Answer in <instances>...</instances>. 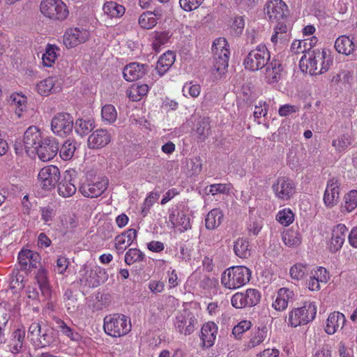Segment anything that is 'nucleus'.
<instances>
[{"instance_id": "10", "label": "nucleus", "mask_w": 357, "mask_h": 357, "mask_svg": "<svg viewBox=\"0 0 357 357\" xmlns=\"http://www.w3.org/2000/svg\"><path fill=\"white\" fill-rule=\"evenodd\" d=\"M272 189L277 198L289 200L296 192V185L289 177L280 176L273 183Z\"/></svg>"}, {"instance_id": "3", "label": "nucleus", "mask_w": 357, "mask_h": 357, "mask_svg": "<svg viewBox=\"0 0 357 357\" xmlns=\"http://www.w3.org/2000/svg\"><path fill=\"white\" fill-rule=\"evenodd\" d=\"M251 277V271L244 266H231L222 274V284L229 289H234L247 284Z\"/></svg>"}, {"instance_id": "12", "label": "nucleus", "mask_w": 357, "mask_h": 357, "mask_svg": "<svg viewBox=\"0 0 357 357\" xmlns=\"http://www.w3.org/2000/svg\"><path fill=\"white\" fill-rule=\"evenodd\" d=\"M59 151V142L52 137H45L34 153H36L39 159L47 162L53 159Z\"/></svg>"}, {"instance_id": "58", "label": "nucleus", "mask_w": 357, "mask_h": 357, "mask_svg": "<svg viewBox=\"0 0 357 357\" xmlns=\"http://www.w3.org/2000/svg\"><path fill=\"white\" fill-rule=\"evenodd\" d=\"M291 51L294 54L308 52L307 40H294L291 45Z\"/></svg>"}, {"instance_id": "23", "label": "nucleus", "mask_w": 357, "mask_h": 357, "mask_svg": "<svg viewBox=\"0 0 357 357\" xmlns=\"http://www.w3.org/2000/svg\"><path fill=\"white\" fill-rule=\"evenodd\" d=\"M345 321L346 318L342 313L333 312L329 314L326 320L325 331L329 335H333L343 328Z\"/></svg>"}, {"instance_id": "49", "label": "nucleus", "mask_w": 357, "mask_h": 357, "mask_svg": "<svg viewBox=\"0 0 357 357\" xmlns=\"http://www.w3.org/2000/svg\"><path fill=\"white\" fill-rule=\"evenodd\" d=\"M308 273V267L306 264L298 263L290 269V276L292 279L299 280L303 279Z\"/></svg>"}, {"instance_id": "63", "label": "nucleus", "mask_w": 357, "mask_h": 357, "mask_svg": "<svg viewBox=\"0 0 357 357\" xmlns=\"http://www.w3.org/2000/svg\"><path fill=\"white\" fill-rule=\"evenodd\" d=\"M268 105L266 102L259 101V105L255 106L254 111V116L256 119H259L261 116H265L268 113Z\"/></svg>"}, {"instance_id": "16", "label": "nucleus", "mask_w": 357, "mask_h": 357, "mask_svg": "<svg viewBox=\"0 0 357 357\" xmlns=\"http://www.w3.org/2000/svg\"><path fill=\"white\" fill-rule=\"evenodd\" d=\"M24 146L27 155L33 153L44 138L36 126H30L24 134Z\"/></svg>"}, {"instance_id": "53", "label": "nucleus", "mask_w": 357, "mask_h": 357, "mask_svg": "<svg viewBox=\"0 0 357 357\" xmlns=\"http://www.w3.org/2000/svg\"><path fill=\"white\" fill-rule=\"evenodd\" d=\"M183 93L185 96H191L197 98L199 96L201 92V86L198 84H194L192 82L185 83L183 86Z\"/></svg>"}, {"instance_id": "29", "label": "nucleus", "mask_w": 357, "mask_h": 357, "mask_svg": "<svg viewBox=\"0 0 357 357\" xmlns=\"http://www.w3.org/2000/svg\"><path fill=\"white\" fill-rule=\"evenodd\" d=\"M175 61V54L172 51H167L161 55L157 62L155 70L158 74L163 75Z\"/></svg>"}, {"instance_id": "22", "label": "nucleus", "mask_w": 357, "mask_h": 357, "mask_svg": "<svg viewBox=\"0 0 357 357\" xmlns=\"http://www.w3.org/2000/svg\"><path fill=\"white\" fill-rule=\"evenodd\" d=\"M75 178H73L70 172H65L61 181L58 183V193L63 197L73 196L77 190L75 184Z\"/></svg>"}, {"instance_id": "37", "label": "nucleus", "mask_w": 357, "mask_h": 357, "mask_svg": "<svg viewBox=\"0 0 357 357\" xmlns=\"http://www.w3.org/2000/svg\"><path fill=\"white\" fill-rule=\"evenodd\" d=\"M149 91V86L147 84L139 85L134 84L131 87L127 90L126 94L129 99L132 101H138L143 96L146 95Z\"/></svg>"}, {"instance_id": "7", "label": "nucleus", "mask_w": 357, "mask_h": 357, "mask_svg": "<svg viewBox=\"0 0 357 357\" xmlns=\"http://www.w3.org/2000/svg\"><path fill=\"white\" fill-rule=\"evenodd\" d=\"M317 314L315 305L305 303L303 307H297L289 312V323L292 327L305 325L312 321Z\"/></svg>"}, {"instance_id": "40", "label": "nucleus", "mask_w": 357, "mask_h": 357, "mask_svg": "<svg viewBox=\"0 0 357 357\" xmlns=\"http://www.w3.org/2000/svg\"><path fill=\"white\" fill-rule=\"evenodd\" d=\"M59 49L55 45L48 44L45 48V52L43 54V63L44 66L50 67L54 63L58 56L56 53Z\"/></svg>"}, {"instance_id": "1", "label": "nucleus", "mask_w": 357, "mask_h": 357, "mask_svg": "<svg viewBox=\"0 0 357 357\" xmlns=\"http://www.w3.org/2000/svg\"><path fill=\"white\" fill-rule=\"evenodd\" d=\"M245 68L257 71L265 68V78L268 84L278 83L281 77L283 68L281 61L275 58L271 60L270 52L265 45H259L251 50L244 59Z\"/></svg>"}, {"instance_id": "4", "label": "nucleus", "mask_w": 357, "mask_h": 357, "mask_svg": "<svg viewBox=\"0 0 357 357\" xmlns=\"http://www.w3.org/2000/svg\"><path fill=\"white\" fill-rule=\"evenodd\" d=\"M79 282L86 287L94 288L108 279L106 271L98 265L84 264L79 271Z\"/></svg>"}, {"instance_id": "9", "label": "nucleus", "mask_w": 357, "mask_h": 357, "mask_svg": "<svg viewBox=\"0 0 357 357\" xmlns=\"http://www.w3.org/2000/svg\"><path fill=\"white\" fill-rule=\"evenodd\" d=\"M261 299L260 292L255 289H248L245 292L236 293L231 297V305L238 309L252 307L259 303Z\"/></svg>"}, {"instance_id": "24", "label": "nucleus", "mask_w": 357, "mask_h": 357, "mask_svg": "<svg viewBox=\"0 0 357 357\" xmlns=\"http://www.w3.org/2000/svg\"><path fill=\"white\" fill-rule=\"evenodd\" d=\"M218 333V326L213 321H208L203 325L201 329V339L204 346L211 347L215 342Z\"/></svg>"}, {"instance_id": "38", "label": "nucleus", "mask_w": 357, "mask_h": 357, "mask_svg": "<svg viewBox=\"0 0 357 357\" xmlns=\"http://www.w3.org/2000/svg\"><path fill=\"white\" fill-rule=\"evenodd\" d=\"M10 100L11 107L15 109V113L18 117H21L23 111L26 108V98L17 93L11 95Z\"/></svg>"}, {"instance_id": "61", "label": "nucleus", "mask_w": 357, "mask_h": 357, "mask_svg": "<svg viewBox=\"0 0 357 357\" xmlns=\"http://www.w3.org/2000/svg\"><path fill=\"white\" fill-rule=\"evenodd\" d=\"M10 318V314L8 310L2 304H0V328L6 330Z\"/></svg>"}, {"instance_id": "15", "label": "nucleus", "mask_w": 357, "mask_h": 357, "mask_svg": "<svg viewBox=\"0 0 357 357\" xmlns=\"http://www.w3.org/2000/svg\"><path fill=\"white\" fill-rule=\"evenodd\" d=\"M89 37V31L84 28H70L66 31L63 36V42L64 45L70 49L84 43Z\"/></svg>"}, {"instance_id": "50", "label": "nucleus", "mask_w": 357, "mask_h": 357, "mask_svg": "<svg viewBox=\"0 0 357 357\" xmlns=\"http://www.w3.org/2000/svg\"><path fill=\"white\" fill-rule=\"evenodd\" d=\"M276 219L281 225L288 226L294 220V214L290 208H284L278 213Z\"/></svg>"}, {"instance_id": "44", "label": "nucleus", "mask_w": 357, "mask_h": 357, "mask_svg": "<svg viewBox=\"0 0 357 357\" xmlns=\"http://www.w3.org/2000/svg\"><path fill=\"white\" fill-rule=\"evenodd\" d=\"M24 276L21 274L18 268L13 269L10 280V289L16 290L23 289L24 287Z\"/></svg>"}, {"instance_id": "64", "label": "nucleus", "mask_w": 357, "mask_h": 357, "mask_svg": "<svg viewBox=\"0 0 357 357\" xmlns=\"http://www.w3.org/2000/svg\"><path fill=\"white\" fill-rule=\"evenodd\" d=\"M68 260L65 257H59L56 260V265L55 266V271L59 273L63 274L66 271L68 266Z\"/></svg>"}, {"instance_id": "47", "label": "nucleus", "mask_w": 357, "mask_h": 357, "mask_svg": "<svg viewBox=\"0 0 357 357\" xmlns=\"http://www.w3.org/2000/svg\"><path fill=\"white\" fill-rule=\"evenodd\" d=\"M287 19H284L281 21L276 22L277 25L274 28V33L271 36V41L273 43H278L279 40H282L284 39L283 34L287 33Z\"/></svg>"}, {"instance_id": "20", "label": "nucleus", "mask_w": 357, "mask_h": 357, "mask_svg": "<svg viewBox=\"0 0 357 357\" xmlns=\"http://www.w3.org/2000/svg\"><path fill=\"white\" fill-rule=\"evenodd\" d=\"M348 229L343 224H338L332 231V237L328 245L331 252H335L342 247L347 236Z\"/></svg>"}, {"instance_id": "35", "label": "nucleus", "mask_w": 357, "mask_h": 357, "mask_svg": "<svg viewBox=\"0 0 357 357\" xmlns=\"http://www.w3.org/2000/svg\"><path fill=\"white\" fill-rule=\"evenodd\" d=\"M302 235L298 229H291L282 235L284 243L289 247H297L301 243Z\"/></svg>"}, {"instance_id": "18", "label": "nucleus", "mask_w": 357, "mask_h": 357, "mask_svg": "<svg viewBox=\"0 0 357 357\" xmlns=\"http://www.w3.org/2000/svg\"><path fill=\"white\" fill-rule=\"evenodd\" d=\"M112 136L105 129L93 131L88 138V146L91 149H100L111 142Z\"/></svg>"}, {"instance_id": "43", "label": "nucleus", "mask_w": 357, "mask_h": 357, "mask_svg": "<svg viewBox=\"0 0 357 357\" xmlns=\"http://www.w3.org/2000/svg\"><path fill=\"white\" fill-rule=\"evenodd\" d=\"M144 254L137 248H130L125 255V263L128 265L144 261Z\"/></svg>"}, {"instance_id": "56", "label": "nucleus", "mask_w": 357, "mask_h": 357, "mask_svg": "<svg viewBox=\"0 0 357 357\" xmlns=\"http://www.w3.org/2000/svg\"><path fill=\"white\" fill-rule=\"evenodd\" d=\"M130 245H131L121 234L115 237L114 247L118 255L123 254Z\"/></svg>"}, {"instance_id": "27", "label": "nucleus", "mask_w": 357, "mask_h": 357, "mask_svg": "<svg viewBox=\"0 0 357 357\" xmlns=\"http://www.w3.org/2000/svg\"><path fill=\"white\" fill-rule=\"evenodd\" d=\"M169 218L174 227H181V231H186L191 227L190 218L183 211H173Z\"/></svg>"}, {"instance_id": "60", "label": "nucleus", "mask_w": 357, "mask_h": 357, "mask_svg": "<svg viewBox=\"0 0 357 357\" xmlns=\"http://www.w3.org/2000/svg\"><path fill=\"white\" fill-rule=\"evenodd\" d=\"M202 169V163L200 158L195 157L190 160L189 163V171L192 175L199 174Z\"/></svg>"}, {"instance_id": "41", "label": "nucleus", "mask_w": 357, "mask_h": 357, "mask_svg": "<svg viewBox=\"0 0 357 357\" xmlns=\"http://www.w3.org/2000/svg\"><path fill=\"white\" fill-rule=\"evenodd\" d=\"M56 327L62 333L63 335L69 337L71 340L78 341L80 339V335L78 333L74 332L73 330L69 327L62 319L59 318L55 319Z\"/></svg>"}, {"instance_id": "17", "label": "nucleus", "mask_w": 357, "mask_h": 357, "mask_svg": "<svg viewBox=\"0 0 357 357\" xmlns=\"http://www.w3.org/2000/svg\"><path fill=\"white\" fill-rule=\"evenodd\" d=\"M340 185L339 181L335 178H332L328 181L323 199L324 205L328 208H331L337 204L340 195Z\"/></svg>"}, {"instance_id": "62", "label": "nucleus", "mask_w": 357, "mask_h": 357, "mask_svg": "<svg viewBox=\"0 0 357 357\" xmlns=\"http://www.w3.org/2000/svg\"><path fill=\"white\" fill-rule=\"evenodd\" d=\"M251 326L250 321H243L237 326H234L232 330V333L236 337H238L242 333L250 329Z\"/></svg>"}, {"instance_id": "36", "label": "nucleus", "mask_w": 357, "mask_h": 357, "mask_svg": "<svg viewBox=\"0 0 357 357\" xmlns=\"http://www.w3.org/2000/svg\"><path fill=\"white\" fill-rule=\"evenodd\" d=\"M75 131L81 137L89 134L95 128L94 121L90 119H77L75 126Z\"/></svg>"}, {"instance_id": "55", "label": "nucleus", "mask_w": 357, "mask_h": 357, "mask_svg": "<svg viewBox=\"0 0 357 357\" xmlns=\"http://www.w3.org/2000/svg\"><path fill=\"white\" fill-rule=\"evenodd\" d=\"M228 43L225 38H219L213 43L212 45V52L213 55H220V52L222 54L223 53V51L225 50L227 52H229V49L227 48Z\"/></svg>"}, {"instance_id": "19", "label": "nucleus", "mask_w": 357, "mask_h": 357, "mask_svg": "<svg viewBox=\"0 0 357 357\" xmlns=\"http://www.w3.org/2000/svg\"><path fill=\"white\" fill-rule=\"evenodd\" d=\"M197 323V319L193 314L191 312H187L176 317L175 326L180 333L187 335L194 332Z\"/></svg>"}, {"instance_id": "59", "label": "nucleus", "mask_w": 357, "mask_h": 357, "mask_svg": "<svg viewBox=\"0 0 357 357\" xmlns=\"http://www.w3.org/2000/svg\"><path fill=\"white\" fill-rule=\"evenodd\" d=\"M203 2V0H179L182 9L185 11H191L197 8Z\"/></svg>"}, {"instance_id": "28", "label": "nucleus", "mask_w": 357, "mask_h": 357, "mask_svg": "<svg viewBox=\"0 0 357 357\" xmlns=\"http://www.w3.org/2000/svg\"><path fill=\"white\" fill-rule=\"evenodd\" d=\"M60 85L56 84V79L52 77H47L40 81L36 85V90L38 93L43 96H47L50 93H56L60 91Z\"/></svg>"}, {"instance_id": "5", "label": "nucleus", "mask_w": 357, "mask_h": 357, "mask_svg": "<svg viewBox=\"0 0 357 357\" xmlns=\"http://www.w3.org/2000/svg\"><path fill=\"white\" fill-rule=\"evenodd\" d=\"M105 332L114 337H119L128 334L131 330L130 320L121 314L107 315L104 318Z\"/></svg>"}, {"instance_id": "57", "label": "nucleus", "mask_w": 357, "mask_h": 357, "mask_svg": "<svg viewBox=\"0 0 357 357\" xmlns=\"http://www.w3.org/2000/svg\"><path fill=\"white\" fill-rule=\"evenodd\" d=\"M208 188V194H211L212 195L227 193L230 189L229 184L224 183L212 184L210 185Z\"/></svg>"}, {"instance_id": "11", "label": "nucleus", "mask_w": 357, "mask_h": 357, "mask_svg": "<svg viewBox=\"0 0 357 357\" xmlns=\"http://www.w3.org/2000/svg\"><path fill=\"white\" fill-rule=\"evenodd\" d=\"M61 177L60 170L55 165H48L42 168L38 175L41 188L51 190L55 188Z\"/></svg>"}, {"instance_id": "46", "label": "nucleus", "mask_w": 357, "mask_h": 357, "mask_svg": "<svg viewBox=\"0 0 357 357\" xmlns=\"http://www.w3.org/2000/svg\"><path fill=\"white\" fill-rule=\"evenodd\" d=\"M75 149L76 147L73 142L68 139L63 144L60 149H59V155L63 160H68L73 158Z\"/></svg>"}, {"instance_id": "52", "label": "nucleus", "mask_w": 357, "mask_h": 357, "mask_svg": "<svg viewBox=\"0 0 357 357\" xmlns=\"http://www.w3.org/2000/svg\"><path fill=\"white\" fill-rule=\"evenodd\" d=\"M351 144L350 135L344 134L333 141L332 145L340 152L346 150Z\"/></svg>"}, {"instance_id": "34", "label": "nucleus", "mask_w": 357, "mask_h": 357, "mask_svg": "<svg viewBox=\"0 0 357 357\" xmlns=\"http://www.w3.org/2000/svg\"><path fill=\"white\" fill-rule=\"evenodd\" d=\"M220 55H213V69L219 75L224 74L228 67L229 52L223 51Z\"/></svg>"}, {"instance_id": "26", "label": "nucleus", "mask_w": 357, "mask_h": 357, "mask_svg": "<svg viewBox=\"0 0 357 357\" xmlns=\"http://www.w3.org/2000/svg\"><path fill=\"white\" fill-rule=\"evenodd\" d=\"M31 343L38 348H44L54 342L53 332L48 327L40 328L38 335L31 337Z\"/></svg>"}, {"instance_id": "48", "label": "nucleus", "mask_w": 357, "mask_h": 357, "mask_svg": "<svg viewBox=\"0 0 357 357\" xmlns=\"http://www.w3.org/2000/svg\"><path fill=\"white\" fill-rule=\"evenodd\" d=\"M138 22L142 28L150 29L156 25L157 20L153 16L152 12H146L139 16Z\"/></svg>"}, {"instance_id": "25", "label": "nucleus", "mask_w": 357, "mask_h": 357, "mask_svg": "<svg viewBox=\"0 0 357 357\" xmlns=\"http://www.w3.org/2000/svg\"><path fill=\"white\" fill-rule=\"evenodd\" d=\"M25 338L24 328H17L12 334V339L9 347V351L16 355L21 354L24 349V342Z\"/></svg>"}, {"instance_id": "45", "label": "nucleus", "mask_w": 357, "mask_h": 357, "mask_svg": "<svg viewBox=\"0 0 357 357\" xmlns=\"http://www.w3.org/2000/svg\"><path fill=\"white\" fill-rule=\"evenodd\" d=\"M33 252L30 250H22L18 254V262L20 270L24 271L26 274L29 272L28 268L29 261L31 259Z\"/></svg>"}, {"instance_id": "6", "label": "nucleus", "mask_w": 357, "mask_h": 357, "mask_svg": "<svg viewBox=\"0 0 357 357\" xmlns=\"http://www.w3.org/2000/svg\"><path fill=\"white\" fill-rule=\"evenodd\" d=\"M40 9L44 16L52 20L62 21L68 15V8L61 0H43Z\"/></svg>"}, {"instance_id": "8", "label": "nucleus", "mask_w": 357, "mask_h": 357, "mask_svg": "<svg viewBox=\"0 0 357 357\" xmlns=\"http://www.w3.org/2000/svg\"><path fill=\"white\" fill-rule=\"evenodd\" d=\"M73 118L66 112L58 113L51 121V129L57 136L65 137L70 135L73 129Z\"/></svg>"}, {"instance_id": "14", "label": "nucleus", "mask_w": 357, "mask_h": 357, "mask_svg": "<svg viewBox=\"0 0 357 357\" xmlns=\"http://www.w3.org/2000/svg\"><path fill=\"white\" fill-rule=\"evenodd\" d=\"M108 183V179L103 177L96 181L83 183L79 188V191L85 197H98L107 190Z\"/></svg>"}, {"instance_id": "31", "label": "nucleus", "mask_w": 357, "mask_h": 357, "mask_svg": "<svg viewBox=\"0 0 357 357\" xmlns=\"http://www.w3.org/2000/svg\"><path fill=\"white\" fill-rule=\"evenodd\" d=\"M223 213L219 208H213L206 215L205 219V226L208 229H215L222 222L223 220Z\"/></svg>"}, {"instance_id": "42", "label": "nucleus", "mask_w": 357, "mask_h": 357, "mask_svg": "<svg viewBox=\"0 0 357 357\" xmlns=\"http://www.w3.org/2000/svg\"><path fill=\"white\" fill-rule=\"evenodd\" d=\"M248 247L249 243L246 239L238 238L234 245L235 254L241 258L248 257L250 255V250Z\"/></svg>"}, {"instance_id": "21", "label": "nucleus", "mask_w": 357, "mask_h": 357, "mask_svg": "<svg viewBox=\"0 0 357 357\" xmlns=\"http://www.w3.org/2000/svg\"><path fill=\"white\" fill-rule=\"evenodd\" d=\"M149 66L139 63H131L126 66L123 75L128 82H134L142 78L148 71Z\"/></svg>"}, {"instance_id": "2", "label": "nucleus", "mask_w": 357, "mask_h": 357, "mask_svg": "<svg viewBox=\"0 0 357 357\" xmlns=\"http://www.w3.org/2000/svg\"><path fill=\"white\" fill-rule=\"evenodd\" d=\"M307 54L308 58L304 54L300 60V68L303 72L317 75L328 71L333 61L325 50H314L308 52Z\"/></svg>"}, {"instance_id": "32", "label": "nucleus", "mask_w": 357, "mask_h": 357, "mask_svg": "<svg viewBox=\"0 0 357 357\" xmlns=\"http://www.w3.org/2000/svg\"><path fill=\"white\" fill-rule=\"evenodd\" d=\"M104 13L111 18L121 17L125 13V8L123 6L114 1L106 2L102 8Z\"/></svg>"}, {"instance_id": "54", "label": "nucleus", "mask_w": 357, "mask_h": 357, "mask_svg": "<svg viewBox=\"0 0 357 357\" xmlns=\"http://www.w3.org/2000/svg\"><path fill=\"white\" fill-rule=\"evenodd\" d=\"M210 126L207 119H202L200 120L196 127V132L198 137L204 141L208 137L209 133Z\"/></svg>"}, {"instance_id": "39", "label": "nucleus", "mask_w": 357, "mask_h": 357, "mask_svg": "<svg viewBox=\"0 0 357 357\" xmlns=\"http://www.w3.org/2000/svg\"><path fill=\"white\" fill-rule=\"evenodd\" d=\"M344 204L341 206L342 212H351L357 207V190H351L344 197Z\"/></svg>"}, {"instance_id": "51", "label": "nucleus", "mask_w": 357, "mask_h": 357, "mask_svg": "<svg viewBox=\"0 0 357 357\" xmlns=\"http://www.w3.org/2000/svg\"><path fill=\"white\" fill-rule=\"evenodd\" d=\"M101 116L104 121L109 123H114L117 117L116 110L112 105H106L102 107Z\"/></svg>"}, {"instance_id": "33", "label": "nucleus", "mask_w": 357, "mask_h": 357, "mask_svg": "<svg viewBox=\"0 0 357 357\" xmlns=\"http://www.w3.org/2000/svg\"><path fill=\"white\" fill-rule=\"evenodd\" d=\"M268 328L265 326L258 327L250 336V341L247 344V348L250 349L261 344L267 337Z\"/></svg>"}, {"instance_id": "30", "label": "nucleus", "mask_w": 357, "mask_h": 357, "mask_svg": "<svg viewBox=\"0 0 357 357\" xmlns=\"http://www.w3.org/2000/svg\"><path fill=\"white\" fill-rule=\"evenodd\" d=\"M354 43L349 36H341L335 43V50L340 54L350 55L354 51Z\"/></svg>"}, {"instance_id": "13", "label": "nucleus", "mask_w": 357, "mask_h": 357, "mask_svg": "<svg viewBox=\"0 0 357 357\" xmlns=\"http://www.w3.org/2000/svg\"><path fill=\"white\" fill-rule=\"evenodd\" d=\"M269 20L271 22H278L284 19H287L288 7L282 0H270L264 8Z\"/></svg>"}]
</instances>
